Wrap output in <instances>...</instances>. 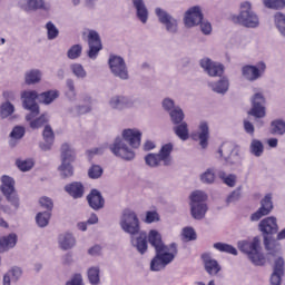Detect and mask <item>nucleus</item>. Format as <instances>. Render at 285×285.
<instances>
[{"label": "nucleus", "mask_w": 285, "mask_h": 285, "mask_svg": "<svg viewBox=\"0 0 285 285\" xmlns=\"http://www.w3.org/2000/svg\"><path fill=\"white\" fill-rule=\"evenodd\" d=\"M148 240L156 249V256L150 263V268L154 272H159L175 259L178 254V245L176 243L165 245L161 235L155 229L149 232Z\"/></svg>", "instance_id": "nucleus-1"}, {"label": "nucleus", "mask_w": 285, "mask_h": 285, "mask_svg": "<svg viewBox=\"0 0 285 285\" xmlns=\"http://www.w3.org/2000/svg\"><path fill=\"white\" fill-rule=\"evenodd\" d=\"M121 136L122 138H116L109 148L115 156L131 161L136 157L132 149L141 146L142 132L137 128H128L121 132Z\"/></svg>", "instance_id": "nucleus-2"}, {"label": "nucleus", "mask_w": 285, "mask_h": 285, "mask_svg": "<svg viewBox=\"0 0 285 285\" xmlns=\"http://www.w3.org/2000/svg\"><path fill=\"white\" fill-rule=\"evenodd\" d=\"M238 248L248 256L254 265L263 266L266 264V257L262 253V240L259 237L238 242Z\"/></svg>", "instance_id": "nucleus-3"}, {"label": "nucleus", "mask_w": 285, "mask_h": 285, "mask_svg": "<svg viewBox=\"0 0 285 285\" xmlns=\"http://www.w3.org/2000/svg\"><path fill=\"white\" fill-rule=\"evenodd\" d=\"M258 227H259V230L264 235V244H265L266 249L272 255L278 254L279 247L276 245L275 240H272L268 237V235H274L279 230V227L277 224V218L274 216L267 217L259 223Z\"/></svg>", "instance_id": "nucleus-4"}, {"label": "nucleus", "mask_w": 285, "mask_h": 285, "mask_svg": "<svg viewBox=\"0 0 285 285\" xmlns=\"http://www.w3.org/2000/svg\"><path fill=\"white\" fill-rule=\"evenodd\" d=\"M174 150L173 144H166L161 147L158 154H149L145 157L146 164L151 167L156 168L161 165L164 166H171L173 165V157L171 153Z\"/></svg>", "instance_id": "nucleus-5"}, {"label": "nucleus", "mask_w": 285, "mask_h": 285, "mask_svg": "<svg viewBox=\"0 0 285 285\" xmlns=\"http://www.w3.org/2000/svg\"><path fill=\"white\" fill-rule=\"evenodd\" d=\"M0 191L6 197L7 202L13 207L14 212H17L20 207V198L14 187V179L8 175H3L0 178Z\"/></svg>", "instance_id": "nucleus-6"}, {"label": "nucleus", "mask_w": 285, "mask_h": 285, "mask_svg": "<svg viewBox=\"0 0 285 285\" xmlns=\"http://www.w3.org/2000/svg\"><path fill=\"white\" fill-rule=\"evenodd\" d=\"M119 225L125 233L131 236H136L140 232V220L138 215L131 209H125L122 212Z\"/></svg>", "instance_id": "nucleus-7"}, {"label": "nucleus", "mask_w": 285, "mask_h": 285, "mask_svg": "<svg viewBox=\"0 0 285 285\" xmlns=\"http://www.w3.org/2000/svg\"><path fill=\"white\" fill-rule=\"evenodd\" d=\"M237 21L246 28H258L261 24L259 17L253 11V4L249 1L240 3V13Z\"/></svg>", "instance_id": "nucleus-8"}, {"label": "nucleus", "mask_w": 285, "mask_h": 285, "mask_svg": "<svg viewBox=\"0 0 285 285\" xmlns=\"http://www.w3.org/2000/svg\"><path fill=\"white\" fill-rule=\"evenodd\" d=\"M252 109L249 110V115L255 117L256 119H262L266 117V98L261 89H255L254 95L250 98Z\"/></svg>", "instance_id": "nucleus-9"}, {"label": "nucleus", "mask_w": 285, "mask_h": 285, "mask_svg": "<svg viewBox=\"0 0 285 285\" xmlns=\"http://www.w3.org/2000/svg\"><path fill=\"white\" fill-rule=\"evenodd\" d=\"M37 98L39 100V95L35 90H26L21 94L23 108L30 111V114L26 116V120L28 121L36 118L40 112L39 106L36 102Z\"/></svg>", "instance_id": "nucleus-10"}, {"label": "nucleus", "mask_w": 285, "mask_h": 285, "mask_svg": "<svg viewBox=\"0 0 285 285\" xmlns=\"http://www.w3.org/2000/svg\"><path fill=\"white\" fill-rule=\"evenodd\" d=\"M155 13L169 35L178 33L179 21L176 18L161 8H156Z\"/></svg>", "instance_id": "nucleus-11"}, {"label": "nucleus", "mask_w": 285, "mask_h": 285, "mask_svg": "<svg viewBox=\"0 0 285 285\" xmlns=\"http://www.w3.org/2000/svg\"><path fill=\"white\" fill-rule=\"evenodd\" d=\"M267 66L264 61L258 62L257 65H246L242 68V76L245 80L249 82H255L264 77Z\"/></svg>", "instance_id": "nucleus-12"}, {"label": "nucleus", "mask_w": 285, "mask_h": 285, "mask_svg": "<svg viewBox=\"0 0 285 285\" xmlns=\"http://www.w3.org/2000/svg\"><path fill=\"white\" fill-rule=\"evenodd\" d=\"M83 37H87L89 50H88V57L92 60H96L99 51L102 49V42L99 33L95 30L87 29L83 32Z\"/></svg>", "instance_id": "nucleus-13"}, {"label": "nucleus", "mask_w": 285, "mask_h": 285, "mask_svg": "<svg viewBox=\"0 0 285 285\" xmlns=\"http://www.w3.org/2000/svg\"><path fill=\"white\" fill-rule=\"evenodd\" d=\"M108 63H109L110 71L115 77L124 81L129 80L130 78L129 71L125 60L121 57L111 56L109 58Z\"/></svg>", "instance_id": "nucleus-14"}, {"label": "nucleus", "mask_w": 285, "mask_h": 285, "mask_svg": "<svg viewBox=\"0 0 285 285\" xmlns=\"http://www.w3.org/2000/svg\"><path fill=\"white\" fill-rule=\"evenodd\" d=\"M199 65L209 77H222L224 75L225 67L220 62L204 58L200 60Z\"/></svg>", "instance_id": "nucleus-15"}, {"label": "nucleus", "mask_w": 285, "mask_h": 285, "mask_svg": "<svg viewBox=\"0 0 285 285\" xmlns=\"http://www.w3.org/2000/svg\"><path fill=\"white\" fill-rule=\"evenodd\" d=\"M203 20H204L203 10L198 6L190 8L185 13V18H184V22L187 28L196 27L200 24Z\"/></svg>", "instance_id": "nucleus-16"}, {"label": "nucleus", "mask_w": 285, "mask_h": 285, "mask_svg": "<svg viewBox=\"0 0 285 285\" xmlns=\"http://www.w3.org/2000/svg\"><path fill=\"white\" fill-rule=\"evenodd\" d=\"M109 105L112 109L122 110L125 108H132L139 105V100L137 98H127L125 96H114Z\"/></svg>", "instance_id": "nucleus-17"}, {"label": "nucleus", "mask_w": 285, "mask_h": 285, "mask_svg": "<svg viewBox=\"0 0 285 285\" xmlns=\"http://www.w3.org/2000/svg\"><path fill=\"white\" fill-rule=\"evenodd\" d=\"M195 141H198L203 149L208 147L209 141V126L206 121L199 124L198 130L191 135Z\"/></svg>", "instance_id": "nucleus-18"}, {"label": "nucleus", "mask_w": 285, "mask_h": 285, "mask_svg": "<svg viewBox=\"0 0 285 285\" xmlns=\"http://www.w3.org/2000/svg\"><path fill=\"white\" fill-rule=\"evenodd\" d=\"M261 208L254 213L250 216V220L252 222H258L259 219H262L264 216H267L272 213L274 206H273V202H272V196L267 195L262 202H261Z\"/></svg>", "instance_id": "nucleus-19"}, {"label": "nucleus", "mask_w": 285, "mask_h": 285, "mask_svg": "<svg viewBox=\"0 0 285 285\" xmlns=\"http://www.w3.org/2000/svg\"><path fill=\"white\" fill-rule=\"evenodd\" d=\"M19 4L21 9L27 12L38 11V10H43V11L50 10V6L46 3L45 0H21Z\"/></svg>", "instance_id": "nucleus-20"}, {"label": "nucleus", "mask_w": 285, "mask_h": 285, "mask_svg": "<svg viewBox=\"0 0 285 285\" xmlns=\"http://www.w3.org/2000/svg\"><path fill=\"white\" fill-rule=\"evenodd\" d=\"M138 236H131V244L137 250L144 255L148 249L147 233L139 230Z\"/></svg>", "instance_id": "nucleus-21"}, {"label": "nucleus", "mask_w": 285, "mask_h": 285, "mask_svg": "<svg viewBox=\"0 0 285 285\" xmlns=\"http://www.w3.org/2000/svg\"><path fill=\"white\" fill-rule=\"evenodd\" d=\"M90 207L95 210H99L105 206V199L100 191L92 189L87 197Z\"/></svg>", "instance_id": "nucleus-22"}, {"label": "nucleus", "mask_w": 285, "mask_h": 285, "mask_svg": "<svg viewBox=\"0 0 285 285\" xmlns=\"http://www.w3.org/2000/svg\"><path fill=\"white\" fill-rule=\"evenodd\" d=\"M229 80L227 77H223L218 81H212L208 83V87L218 95H225L229 90Z\"/></svg>", "instance_id": "nucleus-23"}, {"label": "nucleus", "mask_w": 285, "mask_h": 285, "mask_svg": "<svg viewBox=\"0 0 285 285\" xmlns=\"http://www.w3.org/2000/svg\"><path fill=\"white\" fill-rule=\"evenodd\" d=\"M18 236L14 233L0 238V253L8 252L17 245Z\"/></svg>", "instance_id": "nucleus-24"}, {"label": "nucleus", "mask_w": 285, "mask_h": 285, "mask_svg": "<svg viewBox=\"0 0 285 285\" xmlns=\"http://www.w3.org/2000/svg\"><path fill=\"white\" fill-rule=\"evenodd\" d=\"M76 238L70 233L61 234L58 238L59 247L62 250H69L73 248L76 246Z\"/></svg>", "instance_id": "nucleus-25"}, {"label": "nucleus", "mask_w": 285, "mask_h": 285, "mask_svg": "<svg viewBox=\"0 0 285 285\" xmlns=\"http://www.w3.org/2000/svg\"><path fill=\"white\" fill-rule=\"evenodd\" d=\"M65 190L75 199L81 198L85 194V187L81 183L75 181L71 184H68L65 187Z\"/></svg>", "instance_id": "nucleus-26"}, {"label": "nucleus", "mask_w": 285, "mask_h": 285, "mask_svg": "<svg viewBox=\"0 0 285 285\" xmlns=\"http://www.w3.org/2000/svg\"><path fill=\"white\" fill-rule=\"evenodd\" d=\"M134 7L137 11V18L146 24L149 18L148 9L145 6L144 0H132Z\"/></svg>", "instance_id": "nucleus-27"}, {"label": "nucleus", "mask_w": 285, "mask_h": 285, "mask_svg": "<svg viewBox=\"0 0 285 285\" xmlns=\"http://www.w3.org/2000/svg\"><path fill=\"white\" fill-rule=\"evenodd\" d=\"M190 206V214L194 219L202 220L206 217L208 212L207 204H198V205H189Z\"/></svg>", "instance_id": "nucleus-28"}, {"label": "nucleus", "mask_w": 285, "mask_h": 285, "mask_svg": "<svg viewBox=\"0 0 285 285\" xmlns=\"http://www.w3.org/2000/svg\"><path fill=\"white\" fill-rule=\"evenodd\" d=\"M234 149H235V146L232 142H225L219 148L218 154L220 155V157L225 159L227 164H234L235 161L232 160V155Z\"/></svg>", "instance_id": "nucleus-29"}, {"label": "nucleus", "mask_w": 285, "mask_h": 285, "mask_svg": "<svg viewBox=\"0 0 285 285\" xmlns=\"http://www.w3.org/2000/svg\"><path fill=\"white\" fill-rule=\"evenodd\" d=\"M26 134V129L21 126H16L11 134H10V140H9V145L10 147H16L19 142V140H21L23 138Z\"/></svg>", "instance_id": "nucleus-30"}, {"label": "nucleus", "mask_w": 285, "mask_h": 285, "mask_svg": "<svg viewBox=\"0 0 285 285\" xmlns=\"http://www.w3.org/2000/svg\"><path fill=\"white\" fill-rule=\"evenodd\" d=\"M205 268L210 275H216L220 271V266L217 261L213 259L209 255H203Z\"/></svg>", "instance_id": "nucleus-31"}, {"label": "nucleus", "mask_w": 285, "mask_h": 285, "mask_svg": "<svg viewBox=\"0 0 285 285\" xmlns=\"http://www.w3.org/2000/svg\"><path fill=\"white\" fill-rule=\"evenodd\" d=\"M60 92L58 90H49L39 95V101L43 105H51L56 99H58Z\"/></svg>", "instance_id": "nucleus-32"}, {"label": "nucleus", "mask_w": 285, "mask_h": 285, "mask_svg": "<svg viewBox=\"0 0 285 285\" xmlns=\"http://www.w3.org/2000/svg\"><path fill=\"white\" fill-rule=\"evenodd\" d=\"M173 130L176 134V136L179 137L183 141L188 140V138H189V128H188V124L186 121H183L178 125H175Z\"/></svg>", "instance_id": "nucleus-33"}, {"label": "nucleus", "mask_w": 285, "mask_h": 285, "mask_svg": "<svg viewBox=\"0 0 285 285\" xmlns=\"http://www.w3.org/2000/svg\"><path fill=\"white\" fill-rule=\"evenodd\" d=\"M76 158L75 150L68 144L61 146V163H72Z\"/></svg>", "instance_id": "nucleus-34"}, {"label": "nucleus", "mask_w": 285, "mask_h": 285, "mask_svg": "<svg viewBox=\"0 0 285 285\" xmlns=\"http://www.w3.org/2000/svg\"><path fill=\"white\" fill-rule=\"evenodd\" d=\"M87 276L91 285H100V268L98 266H92L88 268Z\"/></svg>", "instance_id": "nucleus-35"}, {"label": "nucleus", "mask_w": 285, "mask_h": 285, "mask_svg": "<svg viewBox=\"0 0 285 285\" xmlns=\"http://www.w3.org/2000/svg\"><path fill=\"white\" fill-rule=\"evenodd\" d=\"M65 96L70 101H75L77 98L76 85L72 79L66 80Z\"/></svg>", "instance_id": "nucleus-36"}, {"label": "nucleus", "mask_w": 285, "mask_h": 285, "mask_svg": "<svg viewBox=\"0 0 285 285\" xmlns=\"http://www.w3.org/2000/svg\"><path fill=\"white\" fill-rule=\"evenodd\" d=\"M41 78H42V73L37 69L28 71L24 76L27 85L39 83L41 81Z\"/></svg>", "instance_id": "nucleus-37"}, {"label": "nucleus", "mask_w": 285, "mask_h": 285, "mask_svg": "<svg viewBox=\"0 0 285 285\" xmlns=\"http://www.w3.org/2000/svg\"><path fill=\"white\" fill-rule=\"evenodd\" d=\"M264 144L258 139H253L249 146V151L255 157H262L264 154Z\"/></svg>", "instance_id": "nucleus-38"}, {"label": "nucleus", "mask_w": 285, "mask_h": 285, "mask_svg": "<svg viewBox=\"0 0 285 285\" xmlns=\"http://www.w3.org/2000/svg\"><path fill=\"white\" fill-rule=\"evenodd\" d=\"M207 195L202 191V190H196L194 191L190 196H189V199H190V203L189 205H203V204H206L205 202L207 200Z\"/></svg>", "instance_id": "nucleus-39"}, {"label": "nucleus", "mask_w": 285, "mask_h": 285, "mask_svg": "<svg viewBox=\"0 0 285 285\" xmlns=\"http://www.w3.org/2000/svg\"><path fill=\"white\" fill-rule=\"evenodd\" d=\"M170 120L174 125H179L181 122H185V114L184 110L177 106L173 111L169 112Z\"/></svg>", "instance_id": "nucleus-40"}, {"label": "nucleus", "mask_w": 285, "mask_h": 285, "mask_svg": "<svg viewBox=\"0 0 285 285\" xmlns=\"http://www.w3.org/2000/svg\"><path fill=\"white\" fill-rule=\"evenodd\" d=\"M265 8L269 10H283L285 9V0H262Z\"/></svg>", "instance_id": "nucleus-41"}, {"label": "nucleus", "mask_w": 285, "mask_h": 285, "mask_svg": "<svg viewBox=\"0 0 285 285\" xmlns=\"http://www.w3.org/2000/svg\"><path fill=\"white\" fill-rule=\"evenodd\" d=\"M274 23L279 33L285 37V14L282 12H277L274 16Z\"/></svg>", "instance_id": "nucleus-42"}, {"label": "nucleus", "mask_w": 285, "mask_h": 285, "mask_svg": "<svg viewBox=\"0 0 285 285\" xmlns=\"http://www.w3.org/2000/svg\"><path fill=\"white\" fill-rule=\"evenodd\" d=\"M60 176L66 179L73 175V168L71 166V163H63L61 161V165L58 168Z\"/></svg>", "instance_id": "nucleus-43"}, {"label": "nucleus", "mask_w": 285, "mask_h": 285, "mask_svg": "<svg viewBox=\"0 0 285 285\" xmlns=\"http://www.w3.org/2000/svg\"><path fill=\"white\" fill-rule=\"evenodd\" d=\"M51 218V213L50 212H42V213H39L37 216H36V222H37V225L41 228H45L48 226L49 224V220Z\"/></svg>", "instance_id": "nucleus-44"}, {"label": "nucleus", "mask_w": 285, "mask_h": 285, "mask_svg": "<svg viewBox=\"0 0 285 285\" xmlns=\"http://www.w3.org/2000/svg\"><path fill=\"white\" fill-rule=\"evenodd\" d=\"M214 247L216 249H218L219 252H223V253H228V254H232V255H235V256L238 255V252L234 246L225 244V243H216L214 245Z\"/></svg>", "instance_id": "nucleus-45"}, {"label": "nucleus", "mask_w": 285, "mask_h": 285, "mask_svg": "<svg viewBox=\"0 0 285 285\" xmlns=\"http://www.w3.org/2000/svg\"><path fill=\"white\" fill-rule=\"evenodd\" d=\"M272 132L274 135L283 136L285 134V121L277 119L272 122Z\"/></svg>", "instance_id": "nucleus-46"}, {"label": "nucleus", "mask_w": 285, "mask_h": 285, "mask_svg": "<svg viewBox=\"0 0 285 285\" xmlns=\"http://www.w3.org/2000/svg\"><path fill=\"white\" fill-rule=\"evenodd\" d=\"M81 53H82V46L81 45H75L72 46L68 52H67V57L70 59V60H76L78 58L81 57Z\"/></svg>", "instance_id": "nucleus-47"}, {"label": "nucleus", "mask_w": 285, "mask_h": 285, "mask_svg": "<svg viewBox=\"0 0 285 285\" xmlns=\"http://www.w3.org/2000/svg\"><path fill=\"white\" fill-rule=\"evenodd\" d=\"M215 179H216V174L213 168L207 169L204 174L200 175V180L204 184H208V185L214 184Z\"/></svg>", "instance_id": "nucleus-48"}, {"label": "nucleus", "mask_w": 285, "mask_h": 285, "mask_svg": "<svg viewBox=\"0 0 285 285\" xmlns=\"http://www.w3.org/2000/svg\"><path fill=\"white\" fill-rule=\"evenodd\" d=\"M14 112V106L12 104H10L9 101L4 102L1 107H0V116L2 119L8 118L9 116H11Z\"/></svg>", "instance_id": "nucleus-49"}, {"label": "nucleus", "mask_w": 285, "mask_h": 285, "mask_svg": "<svg viewBox=\"0 0 285 285\" xmlns=\"http://www.w3.org/2000/svg\"><path fill=\"white\" fill-rule=\"evenodd\" d=\"M46 30H47V38H48V40H55V39L58 38L59 30H58V28L51 21H49L46 24Z\"/></svg>", "instance_id": "nucleus-50"}, {"label": "nucleus", "mask_w": 285, "mask_h": 285, "mask_svg": "<svg viewBox=\"0 0 285 285\" xmlns=\"http://www.w3.org/2000/svg\"><path fill=\"white\" fill-rule=\"evenodd\" d=\"M70 69L72 73L79 79H85L87 77V72L80 63L71 65Z\"/></svg>", "instance_id": "nucleus-51"}, {"label": "nucleus", "mask_w": 285, "mask_h": 285, "mask_svg": "<svg viewBox=\"0 0 285 285\" xmlns=\"http://www.w3.org/2000/svg\"><path fill=\"white\" fill-rule=\"evenodd\" d=\"M28 121H30V127L32 128V129H39V128H41L45 124H47L48 122V116L47 115H42V116H40L39 118H37V119H31V120H28Z\"/></svg>", "instance_id": "nucleus-52"}, {"label": "nucleus", "mask_w": 285, "mask_h": 285, "mask_svg": "<svg viewBox=\"0 0 285 285\" xmlns=\"http://www.w3.org/2000/svg\"><path fill=\"white\" fill-rule=\"evenodd\" d=\"M146 224H153L160 222V215L157 213V210H148L146 212V217L144 219Z\"/></svg>", "instance_id": "nucleus-53"}, {"label": "nucleus", "mask_w": 285, "mask_h": 285, "mask_svg": "<svg viewBox=\"0 0 285 285\" xmlns=\"http://www.w3.org/2000/svg\"><path fill=\"white\" fill-rule=\"evenodd\" d=\"M16 164L21 171H29L35 165L32 159H26V160L18 159Z\"/></svg>", "instance_id": "nucleus-54"}, {"label": "nucleus", "mask_w": 285, "mask_h": 285, "mask_svg": "<svg viewBox=\"0 0 285 285\" xmlns=\"http://www.w3.org/2000/svg\"><path fill=\"white\" fill-rule=\"evenodd\" d=\"M102 174H104V169L98 165L91 166L88 170V176L91 179H98L102 176Z\"/></svg>", "instance_id": "nucleus-55"}, {"label": "nucleus", "mask_w": 285, "mask_h": 285, "mask_svg": "<svg viewBox=\"0 0 285 285\" xmlns=\"http://www.w3.org/2000/svg\"><path fill=\"white\" fill-rule=\"evenodd\" d=\"M91 111V107L89 105H86V106H77L76 108L73 109H70V112L72 116H79V115H85L87 112H90Z\"/></svg>", "instance_id": "nucleus-56"}, {"label": "nucleus", "mask_w": 285, "mask_h": 285, "mask_svg": "<svg viewBox=\"0 0 285 285\" xmlns=\"http://www.w3.org/2000/svg\"><path fill=\"white\" fill-rule=\"evenodd\" d=\"M183 236L184 238L189 242V240H195L197 238L196 232L191 227H186L183 229Z\"/></svg>", "instance_id": "nucleus-57"}, {"label": "nucleus", "mask_w": 285, "mask_h": 285, "mask_svg": "<svg viewBox=\"0 0 285 285\" xmlns=\"http://www.w3.org/2000/svg\"><path fill=\"white\" fill-rule=\"evenodd\" d=\"M66 285H85L82 275L80 273L72 275Z\"/></svg>", "instance_id": "nucleus-58"}, {"label": "nucleus", "mask_w": 285, "mask_h": 285, "mask_svg": "<svg viewBox=\"0 0 285 285\" xmlns=\"http://www.w3.org/2000/svg\"><path fill=\"white\" fill-rule=\"evenodd\" d=\"M39 203L42 208L47 209V212H50L53 208V202L49 197H41Z\"/></svg>", "instance_id": "nucleus-59"}, {"label": "nucleus", "mask_w": 285, "mask_h": 285, "mask_svg": "<svg viewBox=\"0 0 285 285\" xmlns=\"http://www.w3.org/2000/svg\"><path fill=\"white\" fill-rule=\"evenodd\" d=\"M43 139L46 142H53L55 134L50 126H46L43 130Z\"/></svg>", "instance_id": "nucleus-60"}, {"label": "nucleus", "mask_w": 285, "mask_h": 285, "mask_svg": "<svg viewBox=\"0 0 285 285\" xmlns=\"http://www.w3.org/2000/svg\"><path fill=\"white\" fill-rule=\"evenodd\" d=\"M177 106H175V101L170 98H166L163 100V108L170 114Z\"/></svg>", "instance_id": "nucleus-61"}, {"label": "nucleus", "mask_w": 285, "mask_h": 285, "mask_svg": "<svg viewBox=\"0 0 285 285\" xmlns=\"http://www.w3.org/2000/svg\"><path fill=\"white\" fill-rule=\"evenodd\" d=\"M242 197V190L240 188L234 190L227 198V203L232 204V203H236Z\"/></svg>", "instance_id": "nucleus-62"}, {"label": "nucleus", "mask_w": 285, "mask_h": 285, "mask_svg": "<svg viewBox=\"0 0 285 285\" xmlns=\"http://www.w3.org/2000/svg\"><path fill=\"white\" fill-rule=\"evenodd\" d=\"M8 274L12 277L13 281L17 282V281L21 277L22 271H21V268H19V267H12V268L8 272Z\"/></svg>", "instance_id": "nucleus-63"}, {"label": "nucleus", "mask_w": 285, "mask_h": 285, "mask_svg": "<svg viewBox=\"0 0 285 285\" xmlns=\"http://www.w3.org/2000/svg\"><path fill=\"white\" fill-rule=\"evenodd\" d=\"M200 24V29H202V32L206 36L210 35L212 31H213V28H212V24L208 22V21H203L199 23Z\"/></svg>", "instance_id": "nucleus-64"}]
</instances>
